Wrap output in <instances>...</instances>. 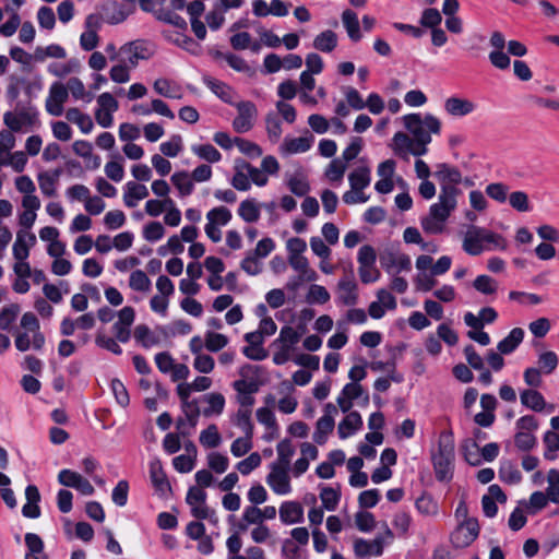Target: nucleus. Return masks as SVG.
Returning a JSON list of instances; mask_svg holds the SVG:
<instances>
[{
  "mask_svg": "<svg viewBox=\"0 0 559 559\" xmlns=\"http://www.w3.org/2000/svg\"><path fill=\"white\" fill-rule=\"evenodd\" d=\"M455 460L454 435L451 429L440 432L438 450L432 453L431 461L436 479L440 483L450 481L453 478Z\"/></svg>",
  "mask_w": 559,
  "mask_h": 559,
  "instance_id": "nucleus-1",
  "label": "nucleus"
},
{
  "mask_svg": "<svg viewBox=\"0 0 559 559\" xmlns=\"http://www.w3.org/2000/svg\"><path fill=\"white\" fill-rule=\"evenodd\" d=\"M457 520H462L450 535V542L456 549L468 547L479 535V523L476 518H468V506L465 499H461L454 513Z\"/></svg>",
  "mask_w": 559,
  "mask_h": 559,
  "instance_id": "nucleus-2",
  "label": "nucleus"
},
{
  "mask_svg": "<svg viewBox=\"0 0 559 559\" xmlns=\"http://www.w3.org/2000/svg\"><path fill=\"white\" fill-rule=\"evenodd\" d=\"M403 121L420 145H428L431 142V134L441 132V121L431 114H426L424 118L420 114H408L403 117Z\"/></svg>",
  "mask_w": 559,
  "mask_h": 559,
  "instance_id": "nucleus-3",
  "label": "nucleus"
},
{
  "mask_svg": "<svg viewBox=\"0 0 559 559\" xmlns=\"http://www.w3.org/2000/svg\"><path fill=\"white\" fill-rule=\"evenodd\" d=\"M238 115L233 120V128L238 133H246L253 127V119L257 117L258 110L255 105L250 100L234 103Z\"/></svg>",
  "mask_w": 559,
  "mask_h": 559,
  "instance_id": "nucleus-4",
  "label": "nucleus"
},
{
  "mask_svg": "<svg viewBox=\"0 0 559 559\" xmlns=\"http://www.w3.org/2000/svg\"><path fill=\"white\" fill-rule=\"evenodd\" d=\"M198 400L193 399L189 406L181 407L185 417H178L176 420V428L179 435L183 438L191 435L190 429L197 427L202 411L199 407Z\"/></svg>",
  "mask_w": 559,
  "mask_h": 559,
  "instance_id": "nucleus-5",
  "label": "nucleus"
},
{
  "mask_svg": "<svg viewBox=\"0 0 559 559\" xmlns=\"http://www.w3.org/2000/svg\"><path fill=\"white\" fill-rule=\"evenodd\" d=\"M266 483L277 495H287L292 490L288 468L281 466L276 462L271 464V472L266 476Z\"/></svg>",
  "mask_w": 559,
  "mask_h": 559,
  "instance_id": "nucleus-6",
  "label": "nucleus"
},
{
  "mask_svg": "<svg viewBox=\"0 0 559 559\" xmlns=\"http://www.w3.org/2000/svg\"><path fill=\"white\" fill-rule=\"evenodd\" d=\"M68 99V88L61 82H53L49 88V95L46 99V110L48 114L59 117L63 112V104Z\"/></svg>",
  "mask_w": 559,
  "mask_h": 559,
  "instance_id": "nucleus-7",
  "label": "nucleus"
},
{
  "mask_svg": "<svg viewBox=\"0 0 559 559\" xmlns=\"http://www.w3.org/2000/svg\"><path fill=\"white\" fill-rule=\"evenodd\" d=\"M243 340L249 343L248 346L242 348V354L251 360H263L267 357L269 353L263 347L264 335L261 331L257 330L245 334Z\"/></svg>",
  "mask_w": 559,
  "mask_h": 559,
  "instance_id": "nucleus-8",
  "label": "nucleus"
},
{
  "mask_svg": "<svg viewBox=\"0 0 559 559\" xmlns=\"http://www.w3.org/2000/svg\"><path fill=\"white\" fill-rule=\"evenodd\" d=\"M150 477L156 493L167 499L173 495L171 485L159 461L151 462Z\"/></svg>",
  "mask_w": 559,
  "mask_h": 559,
  "instance_id": "nucleus-9",
  "label": "nucleus"
},
{
  "mask_svg": "<svg viewBox=\"0 0 559 559\" xmlns=\"http://www.w3.org/2000/svg\"><path fill=\"white\" fill-rule=\"evenodd\" d=\"M350 191L343 194V201L346 204L365 203L369 200V195L365 194L362 190L371 182V177H348Z\"/></svg>",
  "mask_w": 559,
  "mask_h": 559,
  "instance_id": "nucleus-10",
  "label": "nucleus"
},
{
  "mask_svg": "<svg viewBox=\"0 0 559 559\" xmlns=\"http://www.w3.org/2000/svg\"><path fill=\"white\" fill-rule=\"evenodd\" d=\"M441 181V191L439 194V203L442 205L454 210L456 206V194L460 190L456 188V185L462 182V177H440Z\"/></svg>",
  "mask_w": 559,
  "mask_h": 559,
  "instance_id": "nucleus-11",
  "label": "nucleus"
},
{
  "mask_svg": "<svg viewBox=\"0 0 559 559\" xmlns=\"http://www.w3.org/2000/svg\"><path fill=\"white\" fill-rule=\"evenodd\" d=\"M477 109V104L468 98L450 96L444 100V110L452 117H465Z\"/></svg>",
  "mask_w": 559,
  "mask_h": 559,
  "instance_id": "nucleus-12",
  "label": "nucleus"
},
{
  "mask_svg": "<svg viewBox=\"0 0 559 559\" xmlns=\"http://www.w3.org/2000/svg\"><path fill=\"white\" fill-rule=\"evenodd\" d=\"M120 51L122 55H128V62L130 67L135 68L139 60H147L152 57L153 52L145 46L142 40H134L124 44Z\"/></svg>",
  "mask_w": 559,
  "mask_h": 559,
  "instance_id": "nucleus-13",
  "label": "nucleus"
},
{
  "mask_svg": "<svg viewBox=\"0 0 559 559\" xmlns=\"http://www.w3.org/2000/svg\"><path fill=\"white\" fill-rule=\"evenodd\" d=\"M280 519L283 524L292 525L304 522V508L298 501H285L280 507Z\"/></svg>",
  "mask_w": 559,
  "mask_h": 559,
  "instance_id": "nucleus-14",
  "label": "nucleus"
},
{
  "mask_svg": "<svg viewBox=\"0 0 559 559\" xmlns=\"http://www.w3.org/2000/svg\"><path fill=\"white\" fill-rule=\"evenodd\" d=\"M202 82L222 102H224L228 105H234V102H233L234 90L227 83L219 81L217 79H214L206 74L202 76Z\"/></svg>",
  "mask_w": 559,
  "mask_h": 559,
  "instance_id": "nucleus-15",
  "label": "nucleus"
},
{
  "mask_svg": "<svg viewBox=\"0 0 559 559\" xmlns=\"http://www.w3.org/2000/svg\"><path fill=\"white\" fill-rule=\"evenodd\" d=\"M364 423L357 411L349 412L338 424L337 433L341 439H346L361 429Z\"/></svg>",
  "mask_w": 559,
  "mask_h": 559,
  "instance_id": "nucleus-16",
  "label": "nucleus"
},
{
  "mask_svg": "<svg viewBox=\"0 0 559 559\" xmlns=\"http://www.w3.org/2000/svg\"><path fill=\"white\" fill-rule=\"evenodd\" d=\"M148 197V189L146 186L138 181H128L124 186L123 201L127 207L136 206L140 200Z\"/></svg>",
  "mask_w": 559,
  "mask_h": 559,
  "instance_id": "nucleus-17",
  "label": "nucleus"
},
{
  "mask_svg": "<svg viewBox=\"0 0 559 559\" xmlns=\"http://www.w3.org/2000/svg\"><path fill=\"white\" fill-rule=\"evenodd\" d=\"M340 302L346 306H355L358 301L357 283L354 278H341L337 284Z\"/></svg>",
  "mask_w": 559,
  "mask_h": 559,
  "instance_id": "nucleus-18",
  "label": "nucleus"
},
{
  "mask_svg": "<svg viewBox=\"0 0 559 559\" xmlns=\"http://www.w3.org/2000/svg\"><path fill=\"white\" fill-rule=\"evenodd\" d=\"M313 143V136L285 138L281 145L285 154H298L309 151Z\"/></svg>",
  "mask_w": 559,
  "mask_h": 559,
  "instance_id": "nucleus-19",
  "label": "nucleus"
},
{
  "mask_svg": "<svg viewBox=\"0 0 559 559\" xmlns=\"http://www.w3.org/2000/svg\"><path fill=\"white\" fill-rule=\"evenodd\" d=\"M524 331L521 328H514L510 331V333L501 340L497 349L500 354L509 355L512 354L523 342Z\"/></svg>",
  "mask_w": 559,
  "mask_h": 559,
  "instance_id": "nucleus-20",
  "label": "nucleus"
},
{
  "mask_svg": "<svg viewBox=\"0 0 559 559\" xmlns=\"http://www.w3.org/2000/svg\"><path fill=\"white\" fill-rule=\"evenodd\" d=\"M201 401L206 402L209 404L207 407L202 409V415L204 417H212L213 415H221L224 412L225 407V397L222 393H207L201 396Z\"/></svg>",
  "mask_w": 559,
  "mask_h": 559,
  "instance_id": "nucleus-21",
  "label": "nucleus"
},
{
  "mask_svg": "<svg viewBox=\"0 0 559 559\" xmlns=\"http://www.w3.org/2000/svg\"><path fill=\"white\" fill-rule=\"evenodd\" d=\"M521 403L526 408L542 413L546 408V400L544 395L534 389H527L520 394Z\"/></svg>",
  "mask_w": 559,
  "mask_h": 559,
  "instance_id": "nucleus-22",
  "label": "nucleus"
},
{
  "mask_svg": "<svg viewBox=\"0 0 559 559\" xmlns=\"http://www.w3.org/2000/svg\"><path fill=\"white\" fill-rule=\"evenodd\" d=\"M103 11L105 21L112 25L122 23L130 14V12L127 11L124 7L119 4L117 1L106 2L103 5Z\"/></svg>",
  "mask_w": 559,
  "mask_h": 559,
  "instance_id": "nucleus-23",
  "label": "nucleus"
},
{
  "mask_svg": "<svg viewBox=\"0 0 559 559\" xmlns=\"http://www.w3.org/2000/svg\"><path fill=\"white\" fill-rule=\"evenodd\" d=\"M479 227L472 225L463 241V249L471 255H479L484 251L483 239L479 236Z\"/></svg>",
  "mask_w": 559,
  "mask_h": 559,
  "instance_id": "nucleus-24",
  "label": "nucleus"
},
{
  "mask_svg": "<svg viewBox=\"0 0 559 559\" xmlns=\"http://www.w3.org/2000/svg\"><path fill=\"white\" fill-rule=\"evenodd\" d=\"M335 426L334 417L322 416L318 419L316 424V430L313 432V441L323 445L328 441L329 435L333 431Z\"/></svg>",
  "mask_w": 559,
  "mask_h": 559,
  "instance_id": "nucleus-25",
  "label": "nucleus"
},
{
  "mask_svg": "<svg viewBox=\"0 0 559 559\" xmlns=\"http://www.w3.org/2000/svg\"><path fill=\"white\" fill-rule=\"evenodd\" d=\"M342 23L352 41L357 43L361 39L360 26L357 14L347 9L342 13Z\"/></svg>",
  "mask_w": 559,
  "mask_h": 559,
  "instance_id": "nucleus-26",
  "label": "nucleus"
},
{
  "mask_svg": "<svg viewBox=\"0 0 559 559\" xmlns=\"http://www.w3.org/2000/svg\"><path fill=\"white\" fill-rule=\"evenodd\" d=\"M211 177H170L173 185L177 188L180 198L192 194L195 182H204Z\"/></svg>",
  "mask_w": 559,
  "mask_h": 559,
  "instance_id": "nucleus-27",
  "label": "nucleus"
},
{
  "mask_svg": "<svg viewBox=\"0 0 559 559\" xmlns=\"http://www.w3.org/2000/svg\"><path fill=\"white\" fill-rule=\"evenodd\" d=\"M499 478L508 485H516L521 483L522 474L512 461L506 460L500 464Z\"/></svg>",
  "mask_w": 559,
  "mask_h": 559,
  "instance_id": "nucleus-28",
  "label": "nucleus"
},
{
  "mask_svg": "<svg viewBox=\"0 0 559 559\" xmlns=\"http://www.w3.org/2000/svg\"><path fill=\"white\" fill-rule=\"evenodd\" d=\"M337 46V35L331 29L318 34L313 39V47L322 52H331Z\"/></svg>",
  "mask_w": 559,
  "mask_h": 559,
  "instance_id": "nucleus-29",
  "label": "nucleus"
},
{
  "mask_svg": "<svg viewBox=\"0 0 559 559\" xmlns=\"http://www.w3.org/2000/svg\"><path fill=\"white\" fill-rule=\"evenodd\" d=\"M320 499L322 501V508L328 511H335L342 497L341 489H334L323 484L320 485Z\"/></svg>",
  "mask_w": 559,
  "mask_h": 559,
  "instance_id": "nucleus-30",
  "label": "nucleus"
},
{
  "mask_svg": "<svg viewBox=\"0 0 559 559\" xmlns=\"http://www.w3.org/2000/svg\"><path fill=\"white\" fill-rule=\"evenodd\" d=\"M251 409H238L233 420L248 439H252L254 435V425L251 420Z\"/></svg>",
  "mask_w": 559,
  "mask_h": 559,
  "instance_id": "nucleus-31",
  "label": "nucleus"
},
{
  "mask_svg": "<svg viewBox=\"0 0 559 559\" xmlns=\"http://www.w3.org/2000/svg\"><path fill=\"white\" fill-rule=\"evenodd\" d=\"M134 338L144 348H151L158 345L160 340L156 336L146 324H139L134 330Z\"/></svg>",
  "mask_w": 559,
  "mask_h": 559,
  "instance_id": "nucleus-32",
  "label": "nucleus"
},
{
  "mask_svg": "<svg viewBox=\"0 0 559 559\" xmlns=\"http://www.w3.org/2000/svg\"><path fill=\"white\" fill-rule=\"evenodd\" d=\"M238 215L246 222V223H254L259 221L261 212L259 205L255 203L254 200H245L239 204L238 207Z\"/></svg>",
  "mask_w": 559,
  "mask_h": 559,
  "instance_id": "nucleus-33",
  "label": "nucleus"
},
{
  "mask_svg": "<svg viewBox=\"0 0 559 559\" xmlns=\"http://www.w3.org/2000/svg\"><path fill=\"white\" fill-rule=\"evenodd\" d=\"M285 187L296 197H307L310 191L308 177H287Z\"/></svg>",
  "mask_w": 559,
  "mask_h": 559,
  "instance_id": "nucleus-34",
  "label": "nucleus"
},
{
  "mask_svg": "<svg viewBox=\"0 0 559 559\" xmlns=\"http://www.w3.org/2000/svg\"><path fill=\"white\" fill-rule=\"evenodd\" d=\"M191 150L195 155L207 163H216L222 158L219 151L210 143L192 145Z\"/></svg>",
  "mask_w": 559,
  "mask_h": 559,
  "instance_id": "nucleus-35",
  "label": "nucleus"
},
{
  "mask_svg": "<svg viewBox=\"0 0 559 559\" xmlns=\"http://www.w3.org/2000/svg\"><path fill=\"white\" fill-rule=\"evenodd\" d=\"M25 546L27 551L25 555H43V559H48L44 552L45 544L41 537L35 533H26L24 536Z\"/></svg>",
  "mask_w": 559,
  "mask_h": 559,
  "instance_id": "nucleus-36",
  "label": "nucleus"
},
{
  "mask_svg": "<svg viewBox=\"0 0 559 559\" xmlns=\"http://www.w3.org/2000/svg\"><path fill=\"white\" fill-rule=\"evenodd\" d=\"M415 507L420 514L435 515L438 512V503L432 496L426 491L415 501Z\"/></svg>",
  "mask_w": 559,
  "mask_h": 559,
  "instance_id": "nucleus-37",
  "label": "nucleus"
},
{
  "mask_svg": "<svg viewBox=\"0 0 559 559\" xmlns=\"http://www.w3.org/2000/svg\"><path fill=\"white\" fill-rule=\"evenodd\" d=\"M473 287L484 295H495L498 290V283L489 275H478L474 282Z\"/></svg>",
  "mask_w": 559,
  "mask_h": 559,
  "instance_id": "nucleus-38",
  "label": "nucleus"
},
{
  "mask_svg": "<svg viewBox=\"0 0 559 559\" xmlns=\"http://www.w3.org/2000/svg\"><path fill=\"white\" fill-rule=\"evenodd\" d=\"M66 87L68 88V93L70 92L74 99H84L87 103L93 99V95L85 91L83 82L76 76L70 78Z\"/></svg>",
  "mask_w": 559,
  "mask_h": 559,
  "instance_id": "nucleus-39",
  "label": "nucleus"
},
{
  "mask_svg": "<svg viewBox=\"0 0 559 559\" xmlns=\"http://www.w3.org/2000/svg\"><path fill=\"white\" fill-rule=\"evenodd\" d=\"M20 305L11 304L0 310V330L8 331L20 313Z\"/></svg>",
  "mask_w": 559,
  "mask_h": 559,
  "instance_id": "nucleus-40",
  "label": "nucleus"
},
{
  "mask_svg": "<svg viewBox=\"0 0 559 559\" xmlns=\"http://www.w3.org/2000/svg\"><path fill=\"white\" fill-rule=\"evenodd\" d=\"M277 455H278V464L281 466H285L289 468L290 459L295 454V448L292 444V440L289 438H285L277 443L276 447Z\"/></svg>",
  "mask_w": 559,
  "mask_h": 559,
  "instance_id": "nucleus-41",
  "label": "nucleus"
},
{
  "mask_svg": "<svg viewBox=\"0 0 559 559\" xmlns=\"http://www.w3.org/2000/svg\"><path fill=\"white\" fill-rule=\"evenodd\" d=\"M201 444L206 448H216L222 442V437L217 426L211 424L206 429L202 430L199 438Z\"/></svg>",
  "mask_w": 559,
  "mask_h": 559,
  "instance_id": "nucleus-42",
  "label": "nucleus"
},
{
  "mask_svg": "<svg viewBox=\"0 0 559 559\" xmlns=\"http://www.w3.org/2000/svg\"><path fill=\"white\" fill-rule=\"evenodd\" d=\"M538 366H539V370L542 372H544L545 374H550L552 373L558 364H559V358H558V355L552 352V350H547V352H544L542 353L539 356H538Z\"/></svg>",
  "mask_w": 559,
  "mask_h": 559,
  "instance_id": "nucleus-43",
  "label": "nucleus"
},
{
  "mask_svg": "<svg viewBox=\"0 0 559 559\" xmlns=\"http://www.w3.org/2000/svg\"><path fill=\"white\" fill-rule=\"evenodd\" d=\"M514 444L519 451L528 452L537 445V438L532 432L518 431L514 435Z\"/></svg>",
  "mask_w": 559,
  "mask_h": 559,
  "instance_id": "nucleus-44",
  "label": "nucleus"
},
{
  "mask_svg": "<svg viewBox=\"0 0 559 559\" xmlns=\"http://www.w3.org/2000/svg\"><path fill=\"white\" fill-rule=\"evenodd\" d=\"M228 344V337L221 333L207 331L204 346L209 352L217 353Z\"/></svg>",
  "mask_w": 559,
  "mask_h": 559,
  "instance_id": "nucleus-45",
  "label": "nucleus"
},
{
  "mask_svg": "<svg viewBox=\"0 0 559 559\" xmlns=\"http://www.w3.org/2000/svg\"><path fill=\"white\" fill-rule=\"evenodd\" d=\"M306 300L308 304L323 305L330 300V293L324 286L311 284L307 294Z\"/></svg>",
  "mask_w": 559,
  "mask_h": 559,
  "instance_id": "nucleus-46",
  "label": "nucleus"
},
{
  "mask_svg": "<svg viewBox=\"0 0 559 559\" xmlns=\"http://www.w3.org/2000/svg\"><path fill=\"white\" fill-rule=\"evenodd\" d=\"M478 449V443L476 441H471V439L465 440L462 445L464 459L472 466H478L481 464Z\"/></svg>",
  "mask_w": 559,
  "mask_h": 559,
  "instance_id": "nucleus-47",
  "label": "nucleus"
},
{
  "mask_svg": "<svg viewBox=\"0 0 559 559\" xmlns=\"http://www.w3.org/2000/svg\"><path fill=\"white\" fill-rule=\"evenodd\" d=\"M129 285L133 290L147 292L151 288V280L142 270H135L130 275Z\"/></svg>",
  "mask_w": 559,
  "mask_h": 559,
  "instance_id": "nucleus-48",
  "label": "nucleus"
},
{
  "mask_svg": "<svg viewBox=\"0 0 559 559\" xmlns=\"http://www.w3.org/2000/svg\"><path fill=\"white\" fill-rule=\"evenodd\" d=\"M110 389L114 393L116 402L121 407H127L130 404V396H129L128 390L120 379L114 378L110 381Z\"/></svg>",
  "mask_w": 559,
  "mask_h": 559,
  "instance_id": "nucleus-49",
  "label": "nucleus"
},
{
  "mask_svg": "<svg viewBox=\"0 0 559 559\" xmlns=\"http://www.w3.org/2000/svg\"><path fill=\"white\" fill-rule=\"evenodd\" d=\"M31 247L24 241V230H17L16 239L12 247V254L16 261L27 260Z\"/></svg>",
  "mask_w": 559,
  "mask_h": 559,
  "instance_id": "nucleus-50",
  "label": "nucleus"
},
{
  "mask_svg": "<svg viewBox=\"0 0 559 559\" xmlns=\"http://www.w3.org/2000/svg\"><path fill=\"white\" fill-rule=\"evenodd\" d=\"M442 22L441 13L438 11V9L435 8H428L425 9L421 13L419 24L423 27L427 28H437Z\"/></svg>",
  "mask_w": 559,
  "mask_h": 559,
  "instance_id": "nucleus-51",
  "label": "nucleus"
},
{
  "mask_svg": "<svg viewBox=\"0 0 559 559\" xmlns=\"http://www.w3.org/2000/svg\"><path fill=\"white\" fill-rule=\"evenodd\" d=\"M3 165H10L16 173L23 171L26 163H27V156L26 153L22 151H16L14 153H5L3 155V162H1Z\"/></svg>",
  "mask_w": 559,
  "mask_h": 559,
  "instance_id": "nucleus-52",
  "label": "nucleus"
},
{
  "mask_svg": "<svg viewBox=\"0 0 559 559\" xmlns=\"http://www.w3.org/2000/svg\"><path fill=\"white\" fill-rule=\"evenodd\" d=\"M479 236L483 239V242L491 243L495 248L504 251L507 249V240L506 238L497 233H493L484 227H479Z\"/></svg>",
  "mask_w": 559,
  "mask_h": 559,
  "instance_id": "nucleus-53",
  "label": "nucleus"
},
{
  "mask_svg": "<svg viewBox=\"0 0 559 559\" xmlns=\"http://www.w3.org/2000/svg\"><path fill=\"white\" fill-rule=\"evenodd\" d=\"M206 218L216 226H225L231 219V212L225 206H217L207 212Z\"/></svg>",
  "mask_w": 559,
  "mask_h": 559,
  "instance_id": "nucleus-54",
  "label": "nucleus"
},
{
  "mask_svg": "<svg viewBox=\"0 0 559 559\" xmlns=\"http://www.w3.org/2000/svg\"><path fill=\"white\" fill-rule=\"evenodd\" d=\"M234 141L239 151L249 158H258L262 155V148L254 142L242 138H235Z\"/></svg>",
  "mask_w": 559,
  "mask_h": 559,
  "instance_id": "nucleus-55",
  "label": "nucleus"
},
{
  "mask_svg": "<svg viewBox=\"0 0 559 559\" xmlns=\"http://www.w3.org/2000/svg\"><path fill=\"white\" fill-rule=\"evenodd\" d=\"M547 481L548 487L546 490L548 492L549 501L559 504V471L551 468L548 472Z\"/></svg>",
  "mask_w": 559,
  "mask_h": 559,
  "instance_id": "nucleus-56",
  "label": "nucleus"
},
{
  "mask_svg": "<svg viewBox=\"0 0 559 559\" xmlns=\"http://www.w3.org/2000/svg\"><path fill=\"white\" fill-rule=\"evenodd\" d=\"M265 124L271 141H277L282 134V121L274 112H269L265 117Z\"/></svg>",
  "mask_w": 559,
  "mask_h": 559,
  "instance_id": "nucleus-57",
  "label": "nucleus"
},
{
  "mask_svg": "<svg viewBox=\"0 0 559 559\" xmlns=\"http://www.w3.org/2000/svg\"><path fill=\"white\" fill-rule=\"evenodd\" d=\"M182 148V139L179 134H175L169 141L159 145V151L167 157H176Z\"/></svg>",
  "mask_w": 559,
  "mask_h": 559,
  "instance_id": "nucleus-58",
  "label": "nucleus"
},
{
  "mask_svg": "<svg viewBox=\"0 0 559 559\" xmlns=\"http://www.w3.org/2000/svg\"><path fill=\"white\" fill-rule=\"evenodd\" d=\"M357 260L358 263L360 264L359 267H373L377 260V253L374 248L370 245L361 246L358 250Z\"/></svg>",
  "mask_w": 559,
  "mask_h": 559,
  "instance_id": "nucleus-59",
  "label": "nucleus"
},
{
  "mask_svg": "<svg viewBox=\"0 0 559 559\" xmlns=\"http://www.w3.org/2000/svg\"><path fill=\"white\" fill-rule=\"evenodd\" d=\"M411 143V136L404 132H397L393 136L394 154L397 159L402 163L405 157L407 147Z\"/></svg>",
  "mask_w": 559,
  "mask_h": 559,
  "instance_id": "nucleus-60",
  "label": "nucleus"
},
{
  "mask_svg": "<svg viewBox=\"0 0 559 559\" xmlns=\"http://www.w3.org/2000/svg\"><path fill=\"white\" fill-rule=\"evenodd\" d=\"M165 235V228L160 222L154 221L146 224L143 228V237L145 240L155 242Z\"/></svg>",
  "mask_w": 559,
  "mask_h": 559,
  "instance_id": "nucleus-61",
  "label": "nucleus"
},
{
  "mask_svg": "<svg viewBox=\"0 0 559 559\" xmlns=\"http://www.w3.org/2000/svg\"><path fill=\"white\" fill-rule=\"evenodd\" d=\"M356 526L360 532L369 533L376 526V519L371 512L359 511L355 515Z\"/></svg>",
  "mask_w": 559,
  "mask_h": 559,
  "instance_id": "nucleus-62",
  "label": "nucleus"
},
{
  "mask_svg": "<svg viewBox=\"0 0 559 559\" xmlns=\"http://www.w3.org/2000/svg\"><path fill=\"white\" fill-rule=\"evenodd\" d=\"M261 455L258 452H252L248 457L238 462L236 468L242 475H249L253 469L258 468L261 465Z\"/></svg>",
  "mask_w": 559,
  "mask_h": 559,
  "instance_id": "nucleus-63",
  "label": "nucleus"
},
{
  "mask_svg": "<svg viewBox=\"0 0 559 559\" xmlns=\"http://www.w3.org/2000/svg\"><path fill=\"white\" fill-rule=\"evenodd\" d=\"M129 483L119 480L111 492L112 502L118 507H124L128 502Z\"/></svg>",
  "mask_w": 559,
  "mask_h": 559,
  "instance_id": "nucleus-64",
  "label": "nucleus"
}]
</instances>
